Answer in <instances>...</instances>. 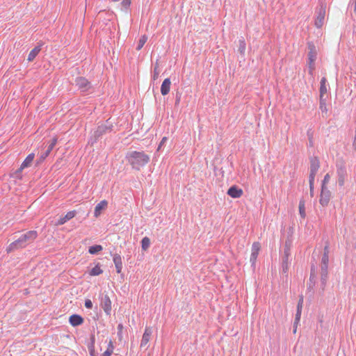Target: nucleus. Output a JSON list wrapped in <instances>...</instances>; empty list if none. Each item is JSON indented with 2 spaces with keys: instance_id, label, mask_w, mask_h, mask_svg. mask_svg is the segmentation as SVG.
Returning <instances> with one entry per match:
<instances>
[{
  "instance_id": "nucleus-3",
  "label": "nucleus",
  "mask_w": 356,
  "mask_h": 356,
  "mask_svg": "<svg viewBox=\"0 0 356 356\" xmlns=\"http://www.w3.org/2000/svg\"><path fill=\"white\" fill-rule=\"evenodd\" d=\"M112 129H113V124L107 120L106 122V123L102 124L97 127V128L95 131L93 135L90 137L89 143H90L92 145L94 144L104 134L111 132L112 131Z\"/></svg>"
},
{
  "instance_id": "nucleus-11",
  "label": "nucleus",
  "mask_w": 356,
  "mask_h": 356,
  "mask_svg": "<svg viewBox=\"0 0 356 356\" xmlns=\"http://www.w3.org/2000/svg\"><path fill=\"white\" fill-rule=\"evenodd\" d=\"M35 158V154L34 153H31L29 154L26 157V159H24V161L22 162L20 168L16 170L15 173L16 174H18V173H21L22 171L24 169V168H29L31 165L32 164V162L33 161Z\"/></svg>"
},
{
  "instance_id": "nucleus-1",
  "label": "nucleus",
  "mask_w": 356,
  "mask_h": 356,
  "mask_svg": "<svg viewBox=\"0 0 356 356\" xmlns=\"http://www.w3.org/2000/svg\"><path fill=\"white\" fill-rule=\"evenodd\" d=\"M38 234L35 230H30L22 234L17 239L12 242L7 248L6 252L10 253L15 250L25 248L32 243L38 237Z\"/></svg>"
},
{
  "instance_id": "nucleus-25",
  "label": "nucleus",
  "mask_w": 356,
  "mask_h": 356,
  "mask_svg": "<svg viewBox=\"0 0 356 356\" xmlns=\"http://www.w3.org/2000/svg\"><path fill=\"white\" fill-rule=\"evenodd\" d=\"M327 79L325 77H323L320 82V97H324L325 95L327 93Z\"/></svg>"
},
{
  "instance_id": "nucleus-4",
  "label": "nucleus",
  "mask_w": 356,
  "mask_h": 356,
  "mask_svg": "<svg viewBox=\"0 0 356 356\" xmlns=\"http://www.w3.org/2000/svg\"><path fill=\"white\" fill-rule=\"evenodd\" d=\"M337 175L338 185L340 187H342L348 177L347 170L345 164L343 162L337 163Z\"/></svg>"
},
{
  "instance_id": "nucleus-38",
  "label": "nucleus",
  "mask_w": 356,
  "mask_h": 356,
  "mask_svg": "<svg viewBox=\"0 0 356 356\" xmlns=\"http://www.w3.org/2000/svg\"><path fill=\"white\" fill-rule=\"evenodd\" d=\"M328 261H329V256L326 255V253L323 254L322 259H321V264H328Z\"/></svg>"
},
{
  "instance_id": "nucleus-17",
  "label": "nucleus",
  "mask_w": 356,
  "mask_h": 356,
  "mask_svg": "<svg viewBox=\"0 0 356 356\" xmlns=\"http://www.w3.org/2000/svg\"><path fill=\"white\" fill-rule=\"evenodd\" d=\"M76 214V211H70L67 212L65 216L60 217L59 220L56 222V225H64L66 222L73 218Z\"/></svg>"
},
{
  "instance_id": "nucleus-2",
  "label": "nucleus",
  "mask_w": 356,
  "mask_h": 356,
  "mask_svg": "<svg viewBox=\"0 0 356 356\" xmlns=\"http://www.w3.org/2000/svg\"><path fill=\"white\" fill-rule=\"evenodd\" d=\"M126 159L132 168L136 170H140L141 168L148 163L150 160L149 156L143 151L129 152L126 155Z\"/></svg>"
},
{
  "instance_id": "nucleus-27",
  "label": "nucleus",
  "mask_w": 356,
  "mask_h": 356,
  "mask_svg": "<svg viewBox=\"0 0 356 356\" xmlns=\"http://www.w3.org/2000/svg\"><path fill=\"white\" fill-rule=\"evenodd\" d=\"M102 273L103 270L101 268V265L99 263H98L94 268L90 270L89 275L91 276H97L101 275Z\"/></svg>"
},
{
  "instance_id": "nucleus-21",
  "label": "nucleus",
  "mask_w": 356,
  "mask_h": 356,
  "mask_svg": "<svg viewBox=\"0 0 356 356\" xmlns=\"http://www.w3.org/2000/svg\"><path fill=\"white\" fill-rule=\"evenodd\" d=\"M171 81L169 78L164 79L161 86V92L162 95H168L170 90Z\"/></svg>"
},
{
  "instance_id": "nucleus-51",
  "label": "nucleus",
  "mask_w": 356,
  "mask_h": 356,
  "mask_svg": "<svg viewBox=\"0 0 356 356\" xmlns=\"http://www.w3.org/2000/svg\"><path fill=\"white\" fill-rule=\"evenodd\" d=\"M353 146L354 149L356 150V139L355 138H354Z\"/></svg>"
},
{
  "instance_id": "nucleus-22",
  "label": "nucleus",
  "mask_w": 356,
  "mask_h": 356,
  "mask_svg": "<svg viewBox=\"0 0 356 356\" xmlns=\"http://www.w3.org/2000/svg\"><path fill=\"white\" fill-rule=\"evenodd\" d=\"M290 254L287 253V251L286 252V254H283L282 257V273H286L289 270V258Z\"/></svg>"
},
{
  "instance_id": "nucleus-12",
  "label": "nucleus",
  "mask_w": 356,
  "mask_h": 356,
  "mask_svg": "<svg viewBox=\"0 0 356 356\" xmlns=\"http://www.w3.org/2000/svg\"><path fill=\"white\" fill-rule=\"evenodd\" d=\"M259 250H260L259 243L258 242L253 243V244L252 245L251 255H250V261L252 266L255 265V262H256L257 258L258 257Z\"/></svg>"
},
{
  "instance_id": "nucleus-5",
  "label": "nucleus",
  "mask_w": 356,
  "mask_h": 356,
  "mask_svg": "<svg viewBox=\"0 0 356 356\" xmlns=\"http://www.w3.org/2000/svg\"><path fill=\"white\" fill-rule=\"evenodd\" d=\"M76 86L82 92H88L92 87L90 82L85 77L79 76L75 79Z\"/></svg>"
},
{
  "instance_id": "nucleus-30",
  "label": "nucleus",
  "mask_w": 356,
  "mask_h": 356,
  "mask_svg": "<svg viewBox=\"0 0 356 356\" xmlns=\"http://www.w3.org/2000/svg\"><path fill=\"white\" fill-rule=\"evenodd\" d=\"M147 36H146L145 35H142L138 42V44H137L136 49L137 51L140 50L143 47V46L145 44V42H147Z\"/></svg>"
},
{
  "instance_id": "nucleus-9",
  "label": "nucleus",
  "mask_w": 356,
  "mask_h": 356,
  "mask_svg": "<svg viewBox=\"0 0 356 356\" xmlns=\"http://www.w3.org/2000/svg\"><path fill=\"white\" fill-rule=\"evenodd\" d=\"M152 334V328L149 327H146L145 329V332L143 334L141 342H140V348H144L145 350L148 348V343L150 340V337Z\"/></svg>"
},
{
  "instance_id": "nucleus-53",
  "label": "nucleus",
  "mask_w": 356,
  "mask_h": 356,
  "mask_svg": "<svg viewBox=\"0 0 356 356\" xmlns=\"http://www.w3.org/2000/svg\"><path fill=\"white\" fill-rule=\"evenodd\" d=\"M296 328H297V327H293V332H294V333L296 332Z\"/></svg>"
},
{
  "instance_id": "nucleus-52",
  "label": "nucleus",
  "mask_w": 356,
  "mask_h": 356,
  "mask_svg": "<svg viewBox=\"0 0 356 356\" xmlns=\"http://www.w3.org/2000/svg\"><path fill=\"white\" fill-rule=\"evenodd\" d=\"M300 321H296V317L295 318V321H294V323H293V327H297L298 324L299 323Z\"/></svg>"
},
{
  "instance_id": "nucleus-45",
  "label": "nucleus",
  "mask_w": 356,
  "mask_h": 356,
  "mask_svg": "<svg viewBox=\"0 0 356 356\" xmlns=\"http://www.w3.org/2000/svg\"><path fill=\"white\" fill-rule=\"evenodd\" d=\"M106 350L108 351H111V353H113L114 346H113V341L111 340L109 341L108 348Z\"/></svg>"
},
{
  "instance_id": "nucleus-7",
  "label": "nucleus",
  "mask_w": 356,
  "mask_h": 356,
  "mask_svg": "<svg viewBox=\"0 0 356 356\" xmlns=\"http://www.w3.org/2000/svg\"><path fill=\"white\" fill-rule=\"evenodd\" d=\"M320 168V162L316 156L310 158V172L309 179H315L317 172Z\"/></svg>"
},
{
  "instance_id": "nucleus-34",
  "label": "nucleus",
  "mask_w": 356,
  "mask_h": 356,
  "mask_svg": "<svg viewBox=\"0 0 356 356\" xmlns=\"http://www.w3.org/2000/svg\"><path fill=\"white\" fill-rule=\"evenodd\" d=\"M238 42H239L238 51L241 54H244V52L245 51V47H246V44H245L244 39L243 38L240 39Z\"/></svg>"
},
{
  "instance_id": "nucleus-29",
  "label": "nucleus",
  "mask_w": 356,
  "mask_h": 356,
  "mask_svg": "<svg viewBox=\"0 0 356 356\" xmlns=\"http://www.w3.org/2000/svg\"><path fill=\"white\" fill-rule=\"evenodd\" d=\"M103 250V248L100 245H95L89 247L88 252L91 254H95Z\"/></svg>"
},
{
  "instance_id": "nucleus-19",
  "label": "nucleus",
  "mask_w": 356,
  "mask_h": 356,
  "mask_svg": "<svg viewBox=\"0 0 356 356\" xmlns=\"http://www.w3.org/2000/svg\"><path fill=\"white\" fill-rule=\"evenodd\" d=\"M113 261L116 268V272L120 273L122 269V257L119 254H113Z\"/></svg>"
},
{
  "instance_id": "nucleus-23",
  "label": "nucleus",
  "mask_w": 356,
  "mask_h": 356,
  "mask_svg": "<svg viewBox=\"0 0 356 356\" xmlns=\"http://www.w3.org/2000/svg\"><path fill=\"white\" fill-rule=\"evenodd\" d=\"M108 202L106 200H102L98 203L95 208L94 215L95 217H98L102 210L105 209L107 207Z\"/></svg>"
},
{
  "instance_id": "nucleus-49",
  "label": "nucleus",
  "mask_w": 356,
  "mask_h": 356,
  "mask_svg": "<svg viewBox=\"0 0 356 356\" xmlns=\"http://www.w3.org/2000/svg\"><path fill=\"white\" fill-rule=\"evenodd\" d=\"M112 355V353H111V351H108V350H106L102 356H111Z\"/></svg>"
},
{
  "instance_id": "nucleus-43",
  "label": "nucleus",
  "mask_w": 356,
  "mask_h": 356,
  "mask_svg": "<svg viewBox=\"0 0 356 356\" xmlns=\"http://www.w3.org/2000/svg\"><path fill=\"white\" fill-rule=\"evenodd\" d=\"M121 4L124 8H127L131 4V0H122Z\"/></svg>"
},
{
  "instance_id": "nucleus-33",
  "label": "nucleus",
  "mask_w": 356,
  "mask_h": 356,
  "mask_svg": "<svg viewBox=\"0 0 356 356\" xmlns=\"http://www.w3.org/2000/svg\"><path fill=\"white\" fill-rule=\"evenodd\" d=\"M292 245V240L290 238H288L285 241L284 248V253L286 254V252L287 251L288 254H291V247Z\"/></svg>"
},
{
  "instance_id": "nucleus-31",
  "label": "nucleus",
  "mask_w": 356,
  "mask_h": 356,
  "mask_svg": "<svg viewBox=\"0 0 356 356\" xmlns=\"http://www.w3.org/2000/svg\"><path fill=\"white\" fill-rule=\"evenodd\" d=\"M299 213L302 218H305L306 216L305 201L300 200L299 202Z\"/></svg>"
},
{
  "instance_id": "nucleus-54",
  "label": "nucleus",
  "mask_w": 356,
  "mask_h": 356,
  "mask_svg": "<svg viewBox=\"0 0 356 356\" xmlns=\"http://www.w3.org/2000/svg\"><path fill=\"white\" fill-rule=\"evenodd\" d=\"M309 145L312 146V140L309 141Z\"/></svg>"
},
{
  "instance_id": "nucleus-20",
  "label": "nucleus",
  "mask_w": 356,
  "mask_h": 356,
  "mask_svg": "<svg viewBox=\"0 0 356 356\" xmlns=\"http://www.w3.org/2000/svg\"><path fill=\"white\" fill-rule=\"evenodd\" d=\"M69 322L72 326L76 327L83 323V318L80 315L73 314L70 316Z\"/></svg>"
},
{
  "instance_id": "nucleus-46",
  "label": "nucleus",
  "mask_w": 356,
  "mask_h": 356,
  "mask_svg": "<svg viewBox=\"0 0 356 356\" xmlns=\"http://www.w3.org/2000/svg\"><path fill=\"white\" fill-rule=\"evenodd\" d=\"M90 343H88V346H92V347H95V337L94 334H92L90 336Z\"/></svg>"
},
{
  "instance_id": "nucleus-10",
  "label": "nucleus",
  "mask_w": 356,
  "mask_h": 356,
  "mask_svg": "<svg viewBox=\"0 0 356 356\" xmlns=\"http://www.w3.org/2000/svg\"><path fill=\"white\" fill-rule=\"evenodd\" d=\"M328 264H321V283L322 291H324L326 286L327 274H328Z\"/></svg>"
},
{
  "instance_id": "nucleus-15",
  "label": "nucleus",
  "mask_w": 356,
  "mask_h": 356,
  "mask_svg": "<svg viewBox=\"0 0 356 356\" xmlns=\"http://www.w3.org/2000/svg\"><path fill=\"white\" fill-rule=\"evenodd\" d=\"M56 143H57V138H54L51 140L50 143L49 144L47 150L44 153L41 154V155L40 156L38 162H42L49 155V154L51 153L52 149L54 148Z\"/></svg>"
},
{
  "instance_id": "nucleus-50",
  "label": "nucleus",
  "mask_w": 356,
  "mask_h": 356,
  "mask_svg": "<svg viewBox=\"0 0 356 356\" xmlns=\"http://www.w3.org/2000/svg\"><path fill=\"white\" fill-rule=\"evenodd\" d=\"M180 102V96L176 95L175 104H178Z\"/></svg>"
},
{
  "instance_id": "nucleus-28",
  "label": "nucleus",
  "mask_w": 356,
  "mask_h": 356,
  "mask_svg": "<svg viewBox=\"0 0 356 356\" xmlns=\"http://www.w3.org/2000/svg\"><path fill=\"white\" fill-rule=\"evenodd\" d=\"M319 108L322 113H327L326 98L324 97H320L319 98Z\"/></svg>"
},
{
  "instance_id": "nucleus-44",
  "label": "nucleus",
  "mask_w": 356,
  "mask_h": 356,
  "mask_svg": "<svg viewBox=\"0 0 356 356\" xmlns=\"http://www.w3.org/2000/svg\"><path fill=\"white\" fill-rule=\"evenodd\" d=\"M349 6L350 8H353L354 12L356 15V0H350Z\"/></svg>"
},
{
  "instance_id": "nucleus-41",
  "label": "nucleus",
  "mask_w": 356,
  "mask_h": 356,
  "mask_svg": "<svg viewBox=\"0 0 356 356\" xmlns=\"http://www.w3.org/2000/svg\"><path fill=\"white\" fill-rule=\"evenodd\" d=\"M123 330V325L122 323L118 324V336L120 339L122 337V332Z\"/></svg>"
},
{
  "instance_id": "nucleus-8",
  "label": "nucleus",
  "mask_w": 356,
  "mask_h": 356,
  "mask_svg": "<svg viewBox=\"0 0 356 356\" xmlns=\"http://www.w3.org/2000/svg\"><path fill=\"white\" fill-rule=\"evenodd\" d=\"M100 306L106 314H110L111 311V301L107 294L102 296Z\"/></svg>"
},
{
  "instance_id": "nucleus-36",
  "label": "nucleus",
  "mask_w": 356,
  "mask_h": 356,
  "mask_svg": "<svg viewBox=\"0 0 356 356\" xmlns=\"http://www.w3.org/2000/svg\"><path fill=\"white\" fill-rule=\"evenodd\" d=\"M314 180H315V179H309L310 195H311L312 197H313V196H314Z\"/></svg>"
},
{
  "instance_id": "nucleus-26",
  "label": "nucleus",
  "mask_w": 356,
  "mask_h": 356,
  "mask_svg": "<svg viewBox=\"0 0 356 356\" xmlns=\"http://www.w3.org/2000/svg\"><path fill=\"white\" fill-rule=\"evenodd\" d=\"M302 305H303V296H301L299 298V300H298V305H297V311H296V321H300V316H301V311H302Z\"/></svg>"
},
{
  "instance_id": "nucleus-6",
  "label": "nucleus",
  "mask_w": 356,
  "mask_h": 356,
  "mask_svg": "<svg viewBox=\"0 0 356 356\" xmlns=\"http://www.w3.org/2000/svg\"><path fill=\"white\" fill-rule=\"evenodd\" d=\"M332 193L327 186H321L319 202L323 207H327L329 204Z\"/></svg>"
},
{
  "instance_id": "nucleus-32",
  "label": "nucleus",
  "mask_w": 356,
  "mask_h": 356,
  "mask_svg": "<svg viewBox=\"0 0 356 356\" xmlns=\"http://www.w3.org/2000/svg\"><path fill=\"white\" fill-rule=\"evenodd\" d=\"M149 246L150 239L147 236H145L141 241V248L143 250H147Z\"/></svg>"
},
{
  "instance_id": "nucleus-13",
  "label": "nucleus",
  "mask_w": 356,
  "mask_h": 356,
  "mask_svg": "<svg viewBox=\"0 0 356 356\" xmlns=\"http://www.w3.org/2000/svg\"><path fill=\"white\" fill-rule=\"evenodd\" d=\"M325 7H324L323 6H321L318 11V15H317V17L315 21V26L317 28H321L323 26L324 19H325Z\"/></svg>"
},
{
  "instance_id": "nucleus-39",
  "label": "nucleus",
  "mask_w": 356,
  "mask_h": 356,
  "mask_svg": "<svg viewBox=\"0 0 356 356\" xmlns=\"http://www.w3.org/2000/svg\"><path fill=\"white\" fill-rule=\"evenodd\" d=\"M167 140H168V138H167V137H165H165H163V138L161 139V142H160V143H159V145L158 149H157V150H158V151H159V150H160V149H161V147H162L165 144V143L167 142Z\"/></svg>"
},
{
  "instance_id": "nucleus-40",
  "label": "nucleus",
  "mask_w": 356,
  "mask_h": 356,
  "mask_svg": "<svg viewBox=\"0 0 356 356\" xmlns=\"http://www.w3.org/2000/svg\"><path fill=\"white\" fill-rule=\"evenodd\" d=\"M88 348L89 350L90 356H97L95 353V347H92V346H88Z\"/></svg>"
},
{
  "instance_id": "nucleus-16",
  "label": "nucleus",
  "mask_w": 356,
  "mask_h": 356,
  "mask_svg": "<svg viewBox=\"0 0 356 356\" xmlns=\"http://www.w3.org/2000/svg\"><path fill=\"white\" fill-rule=\"evenodd\" d=\"M227 195L232 198H239L242 196L243 191L237 186H232L227 191Z\"/></svg>"
},
{
  "instance_id": "nucleus-18",
  "label": "nucleus",
  "mask_w": 356,
  "mask_h": 356,
  "mask_svg": "<svg viewBox=\"0 0 356 356\" xmlns=\"http://www.w3.org/2000/svg\"><path fill=\"white\" fill-rule=\"evenodd\" d=\"M43 43L42 42H40L38 43V45L30 51L27 58V60L29 62L33 61L35 59V58L38 56V54L41 51V47Z\"/></svg>"
},
{
  "instance_id": "nucleus-24",
  "label": "nucleus",
  "mask_w": 356,
  "mask_h": 356,
  "mask_svg": "<svg viewBox=\"0 0 356 356\" xmlns=\"http://www.w3.org/2000/svg\"><path fill=\"white\" fill-rule=\"evenodd\" d=\"M316 272H315V267L312 266L311 268V273H310V277H309V282L307 284L308 285V290H312L315 286L316 284Z\"/></svg>"
},
{
  "instance_id": "nucleus-14",
  "label": "nucleus",
  "mask_w": 356,
  "mask_h": 356,
  "mask_svg": "<svg viewBox=\"0 0 356 356\" xmlns=\"http://www.w3.org/2000/svg\"><path fill=\"white\" fill-rule=\"evenodd\" d=\"M308 48V60L316 61L317 58V50L315 44L312 42H307Z\"/></svg>"
},
{
  "instance_id": "nucleus-35",
  "label": "nucleus",
  "mask_w": 356,
  "mask_h": 356,
  "mask_svg": "<svg viewBox=\"0 0 356 356\" xmlns=\"http://www.w3.org/2000/svg\"><path fill=\"white\" fill-rule=\"evenodd\" d=\"M307 65L309 67V74L312 76L315 70V61L312 62V60H308Z\"/></svg>"
},
{
  "instance_id": "nucleus-55",
  "label": "nucleus",
  "mask_w": 356,
  "mask_h": 356,
  "mask_svg": "<svg viewBox=\"0 0 356 356\" xmlns=\"http://www.w3.org/2000/svg\"><path fill=\"white\" fill-rule=\"evenodd\" d=\"M113 1H119L120 0H112Z\"/></svg>"
},
{
  "instance_id": "nucleus-48",
  "label": "nucleus",
  "mask_w": 356,
  "mask_h": 356,
  "mask_svg": "<svg viewBox=\"0 0 356 356\" xmlns=\"http://www.w3.org/2000/svg\"><path fill=\"white\" fill-rule=\"evenodd\" d=\"M326 253V255H329V246L328 245H326L324 248V250H323V254H325Z\"/></svg>"
},
{
  "instance_id": "nucleus-37",
  "label": "nucleus",
  "mask_w": 356,
  "mask_h": 356,
  "mask_svg": "<svg viewBox=\"0 0 356 356\" xmlns=\"http://www.w3.org/2000/svg\"><path fill=\"white\" fill-rule=\"evenodd\" d=\"M330 177L329 174H326L322 181L321 186H326V184L330 181Z\"/></svg>"
},
{
  "instance_id": "nucleus-42",
  "label": "nucleus",
  "mask_w": 356,
  "mask_h": 356,
  "mask_svg": "<svg viewBox=\"0 0 356 356\" xmlns=\"http://www.w3.org/2000/svg\"><path fill=\"white\" fill-rule=\"evenodd\" d=\"M85 307L87 309H92V302L90 299H86L85 300Z\"/></svg>"
},
{
  "instance_id": "nucleus-47",
  "label": "nucleus",
  "mask_w": 356,
  "mask_h": 356,
  "mask_svg": "<svg viewBox=\"0 0 356 356\" xmlns=\"http://www.w3.org/2000/svg\"><path fill=\"white\" fill-rule=\"evenodd\" d=\"M159 72L157 70V67H155L154 69V73H153V79L156 80L159 77Z\"/></svg>"
}]
</instances>
